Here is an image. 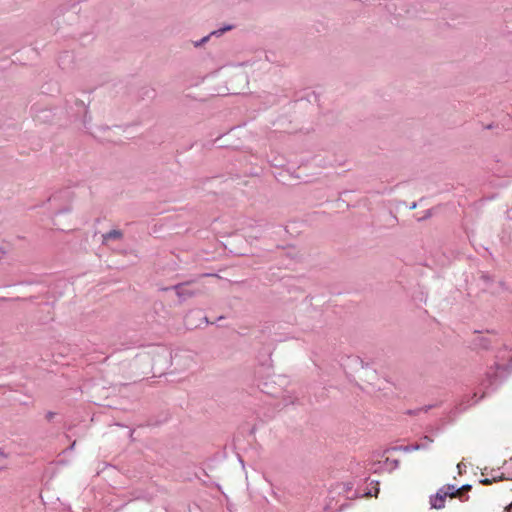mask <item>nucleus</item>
Segmentation results:
<instances>
[{"instance_id":"obj_1","label":"nucleus","mask_w":512,"mask_h":512,"mask_svg":"<svg viewBox=\"0 0 512 512\" xmlns=\"http://www.w3.org/2000/svg\"><path fill=\"white\" fill-rule=\"evenodd\" d=\"M454 485H445L440 488L436 495L430 497V505L434 509H442L445 507L447 497L454 498L452 493H455Z\"/></svg>"},{"instance_id":"obj_2","label":"nucleus","mask_w":512,"mask_h":512,"mask_svg":"<svg viewBox=\"0 0 512 512\" xmlns=\"http://www.w3.org/2000/svg\"><path fill=\"white\" fill-rule=\"evenodd\" d=\"M189 282H186V283H181V284H178L176 286L173 287V289L176 291V294L181 297V296H185V295H192V293H189L185 290V286L188 284Z\"/></svg>"},{"instance_id":"obj_3","label":"nucleus","mask_w":512,"mask_h":512,"mask_svg":"<svg viewBox=\"0 0 512 512\" xmlns=\"http://www.w3.org/2000/svg\"><path fill=\"white\" fill-rule=\"evenodd\" d=\"M122 237V232L119 230H112L103 235L104 241H108L110 239H120Z\"/></svg>"},{"instance_id":"obj_4","label":"nucleus","mask_w":512,"mask_h":512,"mask_svg":"<svg viewBox=\"0 0 512 512\" xmlns=\"http://www.w3.org/2000/svg\"><path fill=\"white\" fill-rule=\"evenodd\" d=\"M470 488H471V487H470V485H464V486H462V487H460V488H456V487H455V491H457V492L452 493V494H453V497H454V498H461V497H462V495H463V493H464V492L469 491V490H470Z\"/></svg>"},{"instance_id":"obj_5","label":"nucleus","mask_w":512,"mask_h":512,"mask_svg":"<svg viewBox=\"0 0 512 512\" xmlns=\"http://www.w3.org/2000/svg\"><path fill=\"white\" fill-rule=\"evenodd\" d=\"M231 28H232L231 26H228V27H225V28H223V29H221V30H219V31H214V32H212V34H218V35H220V34L224 33L225 31L230 30Z\"/></svg>"}]
</instances>
